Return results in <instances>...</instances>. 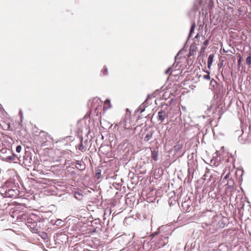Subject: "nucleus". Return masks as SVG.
<instances>
[{
	"label": "nucleus",
	"mask_w": 251,
	"mask_h": 251,
	"mask_svg": "<svg viewBox=\"0 0 251 251\" xmlns=\"http://www.w3.org/2000/svg\"><path fill=\"white\" fill-rule=\"evenodd\" d=\"M206 73L207 74L206 75H203V78L207 79V80H210V76L209 75L210 72L208 71H206Z\"/></svg>",
	"instance_id": "7"
},
{
	"label": "nucleus",
	"mask_w": 251,
	"mask_h": 251,
	"mask_svg": "<svg viewBox=\"0 0 251 251\" xmlns=\"http://www.w3.org/2000/svg\"><path fill=\"white\" fill-rule=\"evenodd\" d=\"M126 113H127L128 112V109L127 108H126Z\"/></svg>",
	"instance_id": "24"
},
{
	"label": "nucleus",
	"mask_w": 251,
	"mask_h": 251,
	"mask_svg": "<svg viewBox=\"0 0 251 251\" xmlns=\"http://www.w3.org/2000/svg\"><path fill=\"white\" fill-rule=\"evenodd\" d=\"M246 63L250 65H251V56H248L246 58Z\"/></svg>",
	"instance_id": "13"
},
{
	"label": "nucleus",
	"mask_w": 251,
	"mask_h": 251,
	"mask_svg": "<svg viewBox=\"0 0 251 251\" xmlns=\"http://www.w3.org/2000/svg\"><path fill=\"white\" fill-rule=\"evenodd\" d=\"M168 114L165 110H161L158 113L157 119L161 122L163 121L164 119L168 117Z\"/></svg>",
	"instance_id": "1"
},
{
	"label": "nucleus",
	"mask_w": 251,
	"mask_h": 251,
	"mask_svg": "<svg viewBox=\"0 0 251 251\" xmlns=\"http://www.w3.org/2000/svg\"><path fill=\"white\" fill-rule=\"evenodd\" d=\"M238 63L239 64L241 63V57H240L239 59L238 60Z\"/></svg>",
	"instance_id": "20"
},
{
	"label": "nucleus",
	"mask_w": 251,
	"mask_h": 251,
	"mask_svg": "<svg viewBox=\"0 0 251 251\" xmlns=\"http://www.w3.org/2000/svg\"><path fill=\"white\" fill-rule=\"evenodd\" d=\"M32 225L33 226H30L32 232L37 233L38 232V229L36 227L34 226V224H32Z\"/></svg>",
	"instance_id": "8"
},
{
	"label": "nucleus",
	"mask_w": 251,
	"mask_h": 251,
	"mask_svg": "<svg viewBox=\"0 0 251 251\" xmlns=\"http://www.w3.org/2000/svg\"><path fill=\"white\" fill-rule=\"evenodd\" d=\"M208 43H209V41L208 40H205L204 42V45L205 46H207L208 44Z\"/></svg>",
	"instance_id": "16"
},
{
	"label": "nucleus",
	"mask_w": 251,
	"mask_h": 251,
	"mask_svg": "<svg viewBox=\"0 0 251 251\" xmlns=\"http://www.w3.org/2000/svg\"><path fill=\"white\" fill-rule=\"evenodd\" d=\"M213 82H214L215 83H216V81H215V80H214V79H212L211 80V82H210L211 84H212Z\"/></svg>",
	"instance_id": "18"
},
{
	"label": "nucleus",
	"mask_w": 251,
	"mask_h": 251,
	"mask_svg": "<svg viewBox=\"0 0 251 251\" xmlns=\"http://www.w3.org/2000/svg\"><path fill=\"white\" fill-rule=\"evenodd\" d=\"M76 195H78V196H82V195L81 194H80L79 193H75V197L77 198V196H76Z\"/></svg>",
	"instance_id": "17"
},
{
	"label": "nucleus",
	"mask_w": 251,
	"mask_h": 251,
	"mask_svg": "<svg viewBox=\"0 0 251 251\" xmlns=\"http://www.w3.org/2000/svg\"><path fill=\"white\" fill-rule=\"evenodd\" d=\"M193 51H194L193 50L192 51L190 50V52H189V54L190 55H193Z\"/></svg>",
	"instance_id": "19"
},
{
	"label": "nucleus",
	"mask_w": 251,
	"mask_h": 251,
	"mask_svg": "<svg viewBox=\"0 0 251 251\" xmlns=\"http://www.w3.org/2000/svg\"><path fill=\"white\" fill-rule=\"evenodd\" d=\"M78 149L82 151H85V149L82 143H81L78 147Z\"/></svg>",
	"instance_id": "10"
},
{
	"label": "nucleus",
	"mask_w": 251,
	"mask_h": 251,
	"mask_svg": "<svg viewBox=\"0 0 251 251\" xmlns=\"http://www.w3.org/2000/svg\"><path fill=\"white\" fill-rule=\"evenodd\" d=\"M77 165H78V167H80V166L81 165V164L80 163H77Z\"/></svg>",
	"instance_id": "23"
},
{
	"label": "nucleus",
	"mask_w": 251,
	"mask_h": 251,
	"mask_svg": "<svg viewBox=\"0 0 251 251\" xmlns=\"http://www.w3.org/2000/svg\"><path fill=\"white\" fill-rule=\"evenodd\" d=\"M22 147L20 145H19L17 147H16V151L17 152H20L22 151Z\"/></svg>",
	"instance_id": "14"
},
{
	"label": "nucleus",
	"mask_w": 251,
	"mask_h": 251,
	"mask_svg": "<svg viewBox=\"0 0 251 251\" xmlns=\"http://www.w3.org/2000/svg\"><path fill=\"white\" fill-rule=\"evenodd\" d=\"M77 165H78V167H80V166L81 165V164L80 163H77Z\"/></svg>",
	"instance_id": "22"
},
{
	"label": "nucleus",
	"mask_w": 251,
	"mask_h": 251,
	"mask_svg": "<svg viewBox=\"0 0 251 251\" xmlns=\"http://www.w3.org/2000/svg\"><path fill=\"white\" fill-rule=\"evenodd\" d=\"M101 73L103 75H107L108 73L107 69L106 67H103V68L101 70Z\"/></svg>",
	"instance_id": "9"
},
{
	"label": "nucleus",
	"mask_w": 251,
	"mask_h": 251,
	"mask_svg": "<svg viewBox=\"0 0 251 251\" xmlns=\"http://www.w3.org/2000/svg\"><path fill=\"white\" fill-rule=\"evenodd\" d=\"M135 129H136V127L134 128L133 129H130V128H128V129H127V128H126V130H130V131H132V132H131V134H135Z\"/></svg>",
	"instance_id": "15"
},
{
	"label": "nucleus",
	"mask_w": 251,
	"mask_h": 251,
	"mask_svg": "<svg viewBox=\"0 0 251 251\" xmlns=\"http://www.w3.org/2000/svg\"><path fill=\"white\" fill-rule=\"evenodd\" d=\"M214 57V54H210L208 56L207 60V67L209 69H210L211 66L213 61Z\"/></svg>",
	"instance_id": "3"
},
{
	"label": "nucleus",
	"mask_w": 251,
	"mask_h": 251,
	"mask_svg": "<svg viewBox=\"0 0 251 251\" xmlns=\"http://www.w3.org/2000/svg\"><path fill=\"white\" fill-rule=\"evenodd\" d=\"M111 107V104L110 103V100L109 99L106 100L104 102V105L103 107V110H106Z\"/></svg>",
	"instance_id": "2"
},
{
	"label": "nucleus",
	"mask_w": 251,
	"mask_h": 251,
	"mask_svg": "<svg viewBox=\"0 0 251 251\" xmlns=\"http://www.w3.org/2000/svg\"><path fill=\"white\" fill-rule=\"evenodd\" d=\"M153 132H149L147 133V134L146 135V136L144 137V141L146 142L149 141L150 140H151L153 136Z\"/></svg>",
	"instance_id": "4"
},
{
	"label": "nucleus",
	"mask_w": 251,
	"mask_h": 251,
	"mask_svg": "<svg viewBox=\"0 0 251 251\" xmlns=\"http://www.w3.org/2000/svg\"><path fill=\"white\" fill-rule=\"evenodd\" d=\"M171 69H172V67H169L165 72V73L166 74V75H170L172 73L171 72Z\"/></svg>",
	"instance_id": "12"
},
{
	"label": "nucleus",
	"mask_w": 251,
	"mask_h": 251,
	"mask_svg": "<svg viewBox=\"0 0 251 251\" xmlns=\"http://www.w3.org/2000/svg\"><path fill=\"white\" fill-rule=\"evenodd\" d=\"M96 230H97V228H93V230H92V232H96Z\"/></svg>",
	"instance_id": "21"
},
{
	"label": "nucleus",
	"mask_w": 251,
	"mask_h": 251,
	"mask_svg": "<svg viewBox=\"0 0 251 251\" xmlns=\"http://www.w3.org/2000/svg\"><path fill=\"white\" fill-rule=\"evenodd\" d=\"M151 157L154 161L157 160L158 152L154 150L151 151Z\"/></svg>",
	"instance_id": "6"
},
{
	"label": "nucleus",
	"mask_w": 251,
	"mask_h": 251,
	"mask_svg": "<svg viewBox=\"0 0 251 251\" xmlns=\"http://www.w3.org/2000/svg\"><path fill=\"white\" fill-rule=\"evenodd\" d=\"M195 24L194 23L192 25H191L190 31V35H191L194 31L195 28Z\"/></svg>",
	"instance_id": "11"
},
{
	"label": "nucleus",
	"mask_w": 251,
	"mask_h": 251,
	"mask_svg": "<svg viewBox=\"0 0 251 251\" xmlns=\"http://www.w3.org/2000/svg\"><path fill=\"white\" fill-rule=\"evenodd\" d=\"M183 147V144L180 143L179 142H177L176 144L174 146V149L175 151H179Z\"/></svg>",
	"instance_id": "5"
}]
</instances>
